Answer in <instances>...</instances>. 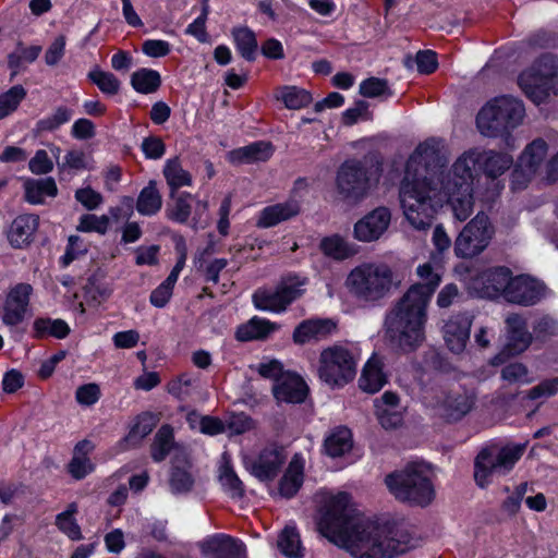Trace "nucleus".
I'll list each match as a JSON object with an SVG mask.
<instances>
[{"label":"nucleus","mask_w":558,"mask_h":558,"mask_svg":"<svg viewBox=\"0 0 558 558\" xmlns=\"http://www.w3.org/2000/svg\"><path fill=\"white\" fill-rule=\"evenodd\" d=\"M511 278V271L507 267L489 268L472 278L470 289L482 298L494 299L502 295L507 301V290Z\"/></svg>","instance_id":"nucleus-16"},{"label":"nucleus","mask_w":558,"mask_h":558,"mask_svg":"<svg viewBox=\"0 0 558 558\" xmlns=\"http://www.w3.org/2000/svg\"><path fill=\"white\" fill-rule=\"evenodd\" d=\"M272 392L280 402L302 403L307 395V386L299 375L287 372L274 384Z\"/></svg>","instance_id":"nucleus-24"},{"label":"nucleus","mask_w":558,"mask_h":558,"mask_svg":"<svg viewBox=\"0 0 558 558\" xmlns=\"http://www.w3.org/2000/svg\"><path fill=\"white\" fill-rule=\"evenodd\" d=\"M533 339V333L527 329L526 318L518 313L508 314L505 318V343L501 351L494 356L493 365L525 352Z\"/></svg>","instance_id":"nucleus-13"},{"label":"nucleus","mask_w":558,"mask_h":558,"mask_svg":"<svg viewBox=\"0 0 558 558\" xmlns=\"http://www.w3.org/2000/svg\"><path fill=\"white\" fill-rule=\"evenodd\" d=\"M32 291L28 283H19L9 291L1 315L4 325L14 327L24 320Z\"/></svg>","instance_id":"nucleus-20"},{"label":"nucleus","mask_w":558,"mask_h":558,"mask_svg":"<svg viewBox=\"0 0 558 558\" xmlns=\"http://www.w3.org/2000/svg\"><path fill=\"white\" fill-rule=\"evenodd\" d=\"M209 13V5L207 3V0L204 1L202 7V14L193 22L191 23L186 28V34L194 36L197 38L201 43L207 41V32H206V20Z\"/></svg>","instance_id":"nucleus-61"},{"label":"nucleus","mask_w":558,"mask_h":558,"mask_svg":"<svg viewBox=\"0 0 558 558\" xmlns=\"http://www.w3.org/2000/svg\"><path fill=\"white\" fill-rule=\"evenodd\" d=\"M547 143L543 138L530 143L520 156L519 169L513 172L514 180L521 174L527 180L535 174L547 156Z\"/></svg>","instance_id":"nucleus-27"},{"label":"nucleus","mask_w":558,"mask_h":558,"mask_svg":"<svg viewBox=\"0 0 558 558\" xmlns=\"http://www.w3.org/2000/svg\"><path fill=\"white\" fill-rule=\"evenodd\" d=\"M558 392V377L545 379L538 385L526 391L525 398L529 400H537L541 398H549Z\"/></svg>","instance_id":"nucleus-60"},{"label":"nucleus","mask_w":558,"mask_h":558,"mask_svg":"<svg viewBox=\"0 0 558 558\" xmlns=\"http://www.w3.org/2000/svg\"><path fill=\"white\" fill-rule=\"evenodd\" d=\"M26 97V89L22 85H15L0 95V119H4L15 111L21 101Z\"/></svg>","instance_id":"nucleus-50"},{"label":"nucleus","mask_w":558,"mask_h":558,"mask_svg":"<svg viewBox=\"0 0 558 558\" xmlns=\"http://www.w3.org/2000/svg\"><path fill=\"white\" fill-rule=\"evenodd\" d=\"M163 175L170 187V197H174L180 187L192 184V175L182 168L178 158L167 160L163 167Z\"/></svg>","instance_id":"nucleus-41"},{"label":"nucleus","mask_w":558,"mask_h":558,"mask_svg":"<svg viewBox=\"0 0 558 558\" xmlns=\"http://www.w3.org/2000/svg\"><path fill=\"white\" fill-rule=\"evenodd\" d=\"M205 558H244V544L227 534H216L201 544Z\"/></svg>","instance_id":"nucleus-22"},{"label":"nucleus","mask_w":558,"mask_h":558,"mask_svg":"<svg viewBox=\"0 0 558 558\" xmlns=\"http://www.w3.org/2000/svg\"><path fill=\"white\" fill-rule=\"evenodd\" d=\"M429 392L424 395V402L427 407H436L440 410L441 415L448 420H460L469 413L474 404V396L465 390L450 391L448 393L441 391L435 402L429 401Z\"/></svg>","instance_id":"nucleus-17"},{"label":"nucleus","mask_w":558,"mask_h":558,"mask_svg":"<svg viewBox=\"0 0 558 558\" xmlns=\"http://www.w3.org/2000/svg\"><path fill=\"white\" fill-rule=\"evenodd\" d=\"M278 547L280 551L290 558L303 557L300 535L295 527L287 526L278 537Z\"/></svg>","instance_id":"nucleus-46"},{"label":"nucleus","mask_w":558,"mask_h":558,"mask_svg":"<svg viewBox=\"0 0 558 558\" xmlns=\"http://www.w3.org/2000/svg\"><path fill=\"white\" fill-rule=\"evenodd\" d=\"M99 398L100 388L95 383L82 385L75 392V399L82 405H93L99 400Z\"/></svg>","instance_id":"nucleus-63"},{"label":"nucleus","mask_w":558,"mask_h":558,"mask_svg":"<svg viewBox=\"0 0 558 558\" xmlns=\"http://www.w3.org/2000/svg\"><path fill=\"white\" fill-rule=\"evenodd\" d=\"M219 481L232 498H241L243 496V484L228 462L223 463L220 468Z\"/></svg>","instance_id":"nucleus-52"},{"label":"nucleus","mask_w":558,"mask_h":558,"mask_svg":"<svg viewBox=\"0 0 558 558\" xmlns=\"http://www.w3.org/2000/svg\"><path fill=\"white\" fill-rule=\"evenodd\" d=\"M323 253L335 259L348 258L352 251L345 241L339 235L324 238L319 244Z\"/></svg>","instance_id":"nucleus-51"},{"label":"nucleus","mask_w":558,"mask_h":558,"mask_svg":"<svg viewBox=\"0 0 558 558\" xmlns=\"http://www.w3.org/2000/svg\"><path fill=\"white\" fill-rule=\"evenodd\" d=\"M360 94L364 97L374 98L386 94L391 95V92L386 80L369 77L360 84Z\"/></svg>","instance_id":"nucleus-58"},{"label":"nucleus","mask_w":558,"mask_h":558,"mask_svg":"<svg viewBox=\"0 0 558 558\" xmlns=\"http://www.w3.org/2000/svg\"><path fill=\"white\" fill-rule=\"evenodd\" d=\"M306 280L298 276H287L276 289H258L253 294L256 308L268 312H283L288 305L302 295Z\"/></svg>","instance_id":"nucleus-11"},{"label":"nucleus","mask_w":558,"mask_h":558,"mask_svg":"<svg viewBox=\"0 0 558 558\" xmlns=\"http://www.w3.org/2000/svg\"><path fill=\"white\" fill-rule=\"evenodd\" d=\"M25 198L31 204L44 203L45 196L54 197L58 194V187L54 179H27L24 183Z\"/></svg>","instance_id":"nucleus-36"},{"label":"nucleus","mask_w":558,"mask_h":558,"mask_svg":"<svg viewBox=\"0 0 558 558\" xmlns=\"http://www.w3.org/2000/svg\"><path fill=\"white\" fill-rule=\"evenodd\" d=\"M386 337L401 351L412 352L418 342V283H413L385 317Z\"/></svg>","instance_id":"nucleus-3"},{"label":"nucleus","mask_w":558,"mask_h":558,"mask_svg":"<svg viewBox=\"0 0 558 558\" xmlns=\"http://www.w3.org/2000/svg\"><path fill=\"white\" fill-rule=\"evenodd\" d=\"M391 169L402 175L399 201L403 215L414 229H418V146L407 159L395 157Z\"/></svg>","instance_id":"nucleus-9"},{"label":"nucleus","mask_w":558,"mask_h":558,"mask_svg":"<svg viewBox=\"0 0 558 558\" xmlns=\"http://www.w3.org/2000/svg\"><path fill=\"white\" fill-rule=\"evenodd\" d=\"M75 199L86 209L94 210L102 203V196L92 187L78 189L75 192Z\"/></svg>","instance_id":"nucleus-64"},{"label":"nucleus","mask_w":558,"mask_h":558,"mask_svg":"<svg viewBox=\"0 0 558 558\" xmlns=\"http://www.w3.org/2000/svg\"><path fill=\"white\" fill-rule=\"evenodd\" d=\"M171 199L172 203L168 204L166 216L168 219L175 222L185 223L191 216V201L193 199V196L190 193H175L174 197H171Z\"/></svg>","instance_id":"nucleus-44"},{"label":"nucleus","mask_w":558,"mask_h":558,"mask_svg":"<svg viewBox=\"0 0 558 558\" xmlns=\"http://www.w3.org/2000/svg\"><path fill=\"white\" fill-rule=\"evenodd\" d=\"M94 470V464L88 457L73 456L68 464V471L75 480H82Z\"/></svg>","instance_id":"nucleus-62"},{"label":"nucleus","mask_w":558,"mask_h":558,"mask_svg":"<svg viewBox=\"0 0 558 558\" xmlns=\"http://www.w3.org/2000/svg\"><path fill=\"white\" fill-rule=\"evenodd\" d=\"M277 329L278 326L275 323L254 316L236 328L235 338L242 342L263 340Z\"/></svg>","instance_id":"nucleus-33"},{"label":"nucleus","mask_w":558,"mask_h":558,"mask_svg":"<svg viewBox=\"0 0 558 558\" xmlns=\"http://www.w3.org/2000/svg\"><path fill=\"white\" fill-rule=\"evenodd\" d=\"M195 379L189 374H182L168 384V392L179 400H185L192 391Z\"/></svg>","instance_id":"nucleus-59"},{"label":"nucleus","mask_w":558,"mask_h":558,"mask_svg":"<svg viewBox=\"0 0 558 558\" xmlns=\"http://www.w3.org/2000/svg\"><path fill=\"white\" fill-rule=\"evenodd\" d=\"M525 444H507L501 446L490 442L483 447L474 460V480L481 488L492 482V476L506 475L521 459L525 451Z\"/></svg>","instance_id":"nucleus-6"},{"label":"nucleus","mask_w":558,"mask_h":558,"mask_svg":"<svg viewBox=\"0 0 558 558\" xmlns=\"http://www.w3.org/2000/svg\"><path fill=\"white\" fill-rule=\"evenodd\" d=\"M524 117L523 104L513 97H497L481 109L476 125L481 134L487 137L509 135Z\"/></svg>","instance_id":"nucleus-5"},{"label":"nucleus","mask_w":558,"mask_h":558,"mask_svg":"<svg viewBox=\"0 0 558 558\" xmlns=\"http://www.w3.org/2000/svg\"><path fill=\"white\" fill-rule=\"evenodd\" d=\"M34 337L43 339L53 337L56 339H64L70 335V326L60 318L52 319L50 317H37L33 323Z\"/></svg>","instance_id":"nucleus-38"},{"label":"nucleus","mask_w":558,"mask_h":558,"mask_svg":"<svg viewBox=\"0 0 558 558\" xmlns=\"http://www.w3.org/2000/svg\"><path fill=\"white\" fill-rule=\"evenodd\" d=\"M72 110L60 106L58 107L51 116H48L44 119H40L36 123V130L38 132H51L60 128L62 124L70 121L72 118Z\"/></svg>","instance_id":"nucleus-54"},{"label":"nucleus","mask_w":558,"mask_h":558,"mask_svg":"<svg viewBox=\"0 0 558 558\" xmlns=\"http://www.w3.org/2000/svg\"><path fill=\"white\" fill-rule=\"evenodd\" d=\"M518 84L534 104L545 102L550 93H558V59L542 56L519 75Z\"/></svg>","instance_id":"nucleus-8"},{"label":"nucleus","mask_w":558,"mask_h":558,"mask_svg":"<svg viewBox=\"0 0 558 558\" xmlns=\"http://www.w3.org/2000/svg\"><path fill=\"white\" fill-rule=\"evenodd\" d=\"M474 315L469 312L452 315L444 326V339L449 350L456 354L464 351L470 338Z\"/></svg>","instance_id":"nucleus-21"},{"label":"nucleus","mask_w":558,"mask_h":558,"mask_svg":"<svg viewBox=\"0 0 558 558\" xmlns=\"http://www.w3.org/2000/svg\"><path fill=\"white\" fill-rule=\"evenodd\" d=\"M131 85L141 94H151L160 87L161 77L157 71L144 68L132 74Z\"/></svg>","instance_id":"nucleus-43"},{"label":"nucleus","mask_w":558,"mask_h":558,"mask_svg":"<svg viewBox=\"0 0 558 558\" xmlns=\"http://www.w3.org/2000/svg\"><path fill=\"white\" fill-rule=\"evenodd\" d=\"M500 378L508 385H530L534 381L529 367L522 362H511L500 369Z\"/></svg>","instance_id":"nucleus-45"},{"label":"nucleus","mask_w":558,"mask_h":558,"mask_svg":"<svg viewBox=\"0 0 558 558\" xmlns=\"http://www.w3.org/2000/svg\"><path fill=\"white\" fill-rule=\"evenodd\" d=\"M395 282L392 269L386 264H363L352 269L345 284L350 293L363 302H376L384 299Z\"/></svg>","instance_id":"nucleus-4"},{"label":"nucleus","mask_w":558,"mask_h":558,"mask_svg":"<svg viewBox=\"0 0 558 558\" xmlns=\"http://www.w3.org/2000/svg\"><path fill=\"white\" fill-rule=\"evenodd\" d=\"M274 153L272 145L267 142H255L247 146L230 151V161L235 163H251L266 161Z\"/></svg>","instance_id":"nucleus-34"},{"label":"nucleus","mask_w":558,"mask_h":558,"mask_svg":"<svg viewBox=\"0 0 558 558\" xmlns=\"http://www.w3.org/2000/svg\"><path fill=\"white\" fill-rule=\"evenodd\" d=\"M533 338L546 340L558 335V320L549 315L538 317L533 324Z\"/></svg>","instance_id":"nucleus-57"},{"label":"nucleus","mask_w":558,"mask_h":558,"mask_svg":"<svg viewBox=\"0 0 558 558\" xmlns=\"http://www.w3.org/2000/svg\"><path fill=\"white\" fill-rule=\"evenodd\" d=\"M432 242L436 248V253H430L433 264L426 263L421 266V304L424 296H429L440 282V275L437 265L440 255L451 246V240L441 225H437L433 230Z\"/></svg>","instance_id":"nucleus-15"},{"label":"nucleus","mask_w":558,"mask_h":558,"mask_svg":"<svg viewBox=\"0 0 558 558\" xmlns=\"http://www.w3.org/2000/svg\"><path fill=\"white\" fill-rule=\"evenodd\" d=\"M38 227V216L21 215L11 223L8 232V239L13 247L22 248L28 245Z\"/></svg>","instance_id":"nucleus-32"},{"label":"nucleus","mask_w":558,"mask_h":558,"mask_svg":"<svg viewBox=\"0 0 558 558\" xmlns=\"http://www.w3.org/2000/svg\"><path fill=\"white\" fill-rule=\"evenodd\" d=\"M299 201L290 198L284 203L268 206L260 213L257 226L263 228L274 227L282 221L291 219L300 214Z\"/></svg>","instance_id":"nucleus-31"},{"label":"nucleus","mask_w":558,"mask_h":558,"mask_svg":"<svg viewBox=\"0 0 558 558\" xmlns=\"http://www.w3.org/2000/svg\"><path fill=\"white\" fill-rule=\"evenodd\" d=\"M433 477L435 474L432 464L421 461V508L430 505L436 497Z\"/></svg>","instance_id":"nucleus-53"},{"label":"nucleus","mask_w":558,"mask_h":558,"mask_svg":"<svg viewBox=\"0 0 558 558\" xmlns=\"http://www.w3.org/2000/svg\"><path fill=\"white\" fill-rule=\"evenodd\" d=\"M353 447L352 433L349 428L340 426L335 428L325 439L324 448L331 458L342 457Z\"/></svg>","instance_id":"nucleus-37"},{"label":"nucleus","mask_w":558,"mask_h":558,"mask_svg":"<svg viewBox=\"0 0 558 558\" xmlns=\"http://www.w3.org/2000/svg\"><path fill=\"white\" fill-rule=\"evenodd\" d=\"M157 418L151 413H142L137 416V421L125 437L128 442H140L143 438L149 435L155 428Z\"/></svg>","instance_id":"nucleus-49"},{"label":"nucleus","mask_w":558,"mask_h":558,"mask_svg":"<svg viewBox=\"0 0 558 558\" xmlns=\"http://www.w3.org/2000/svg\"><path fill=\"white\" fill-rule=\"evenodd\" d=\"M375 413L379 424L385 429H395L401 426L403 413L399 410V397L392 391H386L375 400Z\"/></svg>","instance_id":"nucleus-28"},{"label":"nucleus","mask_w":558,"mask_h":558,"mask_svg":"<svg viewBox=\"0 0 558 558\" xmlns=\"http://www.w3.org/2000/svg\"><path fill=\"white\" fill-rule=\"evenodd\" d=\"M162 206V197L157 189L156 181H149L140 192L136 201V210L143 216L156 215Z\"/></svg>","instance_id":"nucleus-40"},{"label":"nucleus","mask_w":558,"mask_h":558,"mask_svg":"<svg viewBox=\"0 0 558 558\" xmlns=\"http://www.w3.org/2000/svg\"><path fill=\"white\" fill-rule=\"evenodd\" d=\"M238 52L248 62L256 59L258 43L255 33L246 27H234L231 32Z\"/></svg>","instance_id":"nucleus-39"},{"label":"nucleus","mask_w":558,"mask_h":558,"mask_svg":"<svg viewBox=\"0 0 558 558\" xmlns=\"http://www.w3.org/2000/svg\"><path fill=\"white\" fill-rule=\"evenodd\" d=\"M391 223V211L386 206H379L366 214L354 225V238L361 242L379 240Z\"/></svg>","instance_id":"nucleus-18"},{"label":"nucleus","mask_w":558,"mask_h":558,"mask_svg":"<svg viewBox=\"0 0 558 558\" xmlns=\"http://www.w3.org/2000/svg\"><path fill=\"white\" fill-rule=\"evenodd\" d=\"M473 162L471 155H462L446 180L438 175L421 183V213L433 217L445 203H449L454 218L466 220L474 211L473 174L470 172Z\"/></svg>","instance_id":"nucleus-2"},{"label":"nucleus","mask_w":558,"mask_h":558,"mask_svg":"<svg viewBox=\"0 0 558 558\" xmlns=\"http://www.w3.org/2000/svg\"><path fill=\"white\" fill-rule=\"evenodd\" d=\"M303 483L302 468L291 462L279 483V493L286 498L293 497Z\"/></svg>","instance_id":"nucleus-47"},{"label":"nucleus","mask_w":558,"mask_h":558,"mask_svg":"<svg viewBox=\"0 0 558 558\" xmlns=\"http://www.w3.org/2000/svg\"><path fill=\"white\" fill-rule=\"evenodd\" d=\"M380 166L377 161L373 171L366 160L349 159L341 163L336 174V187L340 197L354 204L364 199L373 181L377 182L380 177Z\"/></svg>","instance_id":"nucleus-7"},{"label":"nucleus","mask_w":558,"mask_h":558,"mask_svg":"<svg viewBox=\"0 0 558 558\" xmlns=\"http://www.w3.org/2000/svg\"><path fill=\"white\" fill-rule=\"evenodd\" d=\"M283 450L276 447L265 448L252 464V473L262 481L272 480L284 463Z\"/></svg>","instance_id":"nucleus-29"},{"label":"nucleus","mask_w":558,"mask_h":558,"mask_svg":"<svg viewBox=\"0 0 558 558\" xmlns=\"http://www.w3.org/2000/svg\"><path fill=\"white\" fill-rule=\"evenodd\" d=\"M109 223L110 220L106 215L96 216L93 214H86L80 218L77 230L83 232L94 231L99 234H105L108 230Z\"/></svg>","instance_id":"nucleus-56"},{"label":"nucleus","mask_w":558,"mask_h":558,"mask_svg":"<svg viewBox=\"0 0 558 558\" xmlns=\"http://www.w3.org/2000/svg\"><path fill=\"white\" fill-rule=\"evenodd\" d=\"M356 361L353 354L341 345H332L319 355V378L330 387H342L353 380Z\"/></svg>","instance_id":"nucleus-10"},{"label":"nucleus","mask_w":558,"mask_h":558,"mask_svg":"<svg viewBox=\"0 0 558 558\" xmlns=\"http://www.w3.org/2000/svg\"><path fill=\"white\" fill-rule=\"evenodd\" d=\"M422 162L424 163L426 170L430 171V175L421 180V183H423L425 180L438 175H441L444 180L447 179V174H445L442 171V168L447 162L442 141L436 138H427L421 143V163Z\"/></svg>","instance_id":"nucleus-25"},{"label":"nucleus","mask_w":558,"mask_h":558,"mask_svg":"<svg viewBox=\"0 0 558 558\" xmlns=\"http://www.w3.org/2000/svg\"><path fill=\"white\" fill-rule=\"evenodd\" d=\"M88 78L97 85V87L107 95H116L120 89V81L110 72H105L99 69L93 70L88 73Z\"/></svg>","instance_id":"nucleus-55"},{"label":"nucleus","mask_w":558,"mask_h":558,"mask_svg":"<svg viewBox=\"0 0 558 558\" xmlns=\"http://www.w3.org/2000/svg\"><path fill=\"white\" fill-rule=\"evenodd\" d=\"M336 328V323L329 318L306 319L295 327L293 341L298 344L319 341L330 336Z\"/></svg>","instance_id":"nucleus-26"},{"label":"nucleus","mask_w":558,"mask_h":558,"mask_svg":"<svg viewBox=\"0 0 558 558\" xmlns=\"http://www.w3.org/2000/svg\"><path fill=\"white\" fill-rule=\"evenodd\" d=\"M323 536L354 558H393L407 544L391 536V527L359 512L347 493L332 496L318 522Z\"/></svg>","instance_id":"nucleus-1"},{"label":"nucleus","mask_w":558,"mask_h":558,"mask_svg":"<svg viewBox=\"0 0 558 558\" xmlns=\"http://www.w3.org/2000/svg\"><path fill=\"white\" fill-rule=\"evenodd\" d=\"M544 295L545 286L529 276L512 277L507 290V301L522 306L534 305Z\"/></svg>","instance_id":"nucleus-19"},{"label":"nucleus","mask_w":558,"mask_h":558,"mask_svg":"<svg viewBox=\"0 0 558 558\" xmlns=\"http://www.w3.org/2000/svg\"><path fill=\"white\" fill-rule=\"evenodd\" d=\"M493 233L488 217L484 213H478L456 239V255L462 258L477 256L488 246Z\"/></svg>","instance_id":"nucleus-12"},{"label":"nucleus","mask_w":558,"mask_h":558,"mask_svg":"<svg viewBox=\"0 0 558 558\" xmlns=\"http://www.w3.org/2000/svg\"><path fill=\"white\" fill-rule=\"evenodd\" d=\"M174 447L173 428L165 424L158 429L151 444L150 453L153 460L155 462L163 461Z\"/></svg>","instance_id":"nucleus-42"},{"label":"nucleus","mask_w":558,"mask_h":558,"mask_svg":"<svg viewBox=\"0 0 558 558\" xmlns=\"http://www.w3.org/2000/svg\"><path fill=\"white\" fill-rule=\"evenodd\" d=\"M278 98L284 102L287 108L293 110L306 107L312 102L311 94L305 89L298 88L295 86L283 87L280 90Z\"/></svg>","instance_id":"nucleus-48"},{"label":"nucleus","mask_w":558,"mask_h":558,"mask_svg":"<svg viewBox=\"0 0 558 558\" xmlns=\"http://www.w3.org/2000/svg\"><path fill=\"white\" fill-rule=\"evenodd\" d=\"M384 482L398 501L413 506L418 504L417 462H410L403 469L387 474Z\"/></svg>","instance_id":"nucleus-14"},{"label":"nucleus","mask_w":558,"mask_h":558,"mask_svg":"<svg viewBox=\"0 0 558 558\" xmlns=\"http://www.w3.org/2000/svg\"><path fill=\"white\" fill-rule=\"evenodd\" d=\"M463 155L472 156L474 161L470 167L472 174L474 167L478 165L487 177L494 179L505 173L513 163V158L509 154L494 150L480 151L477 149H471Z\"/></svg>","instance_id":"nucleus-23"},{"label":"nucleus","mask_w":558,"mask_h":558,"mask_svg":"<svg viewBox=\"0 0 558 558\" xmlns=\"http://www.w3.org/2000/svg\"><path fill=\"white\" fill-rule=\"evenodd\" d=\"M191 462L184 452L175 453L172 460L169 485L173 494L189 493L194 485Z\"/></svg>","instance_id":"nucleus-30"},{"label":"nucleus","mask_w":558,"mask_h":558,"mask_svg":"<svg viewBox=\"0 0 558 558\" xmlns=\"http://www.w3.org/2000/svg\"><path fill=\"white\" fill-rule=\"evenodd\" d=\"M386 384V376L383 373L381 360L373 355L365 364L359 380L360 388L366 392L375 393Z\"/></svg>","instance_id":"nucleus-35"}]
</instances>
